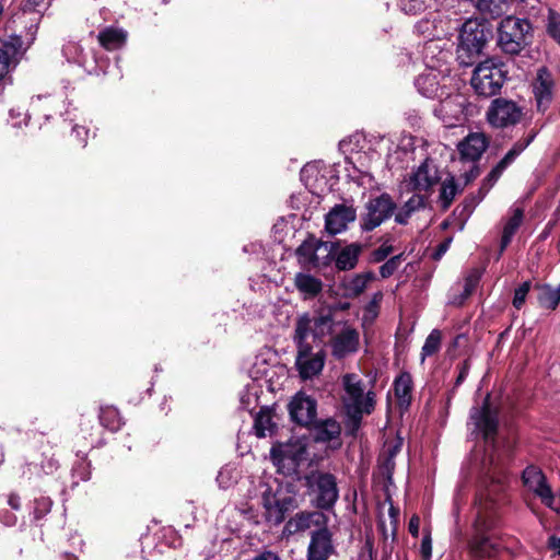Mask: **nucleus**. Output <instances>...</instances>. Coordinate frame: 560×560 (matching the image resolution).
<instances>
[{
  "label": "nucleus",
  "mask_w": 560,
  "mask_h": 560,
  "mask_svg": "<svg viewBox=\"0 0 560 560\" xmlns=\"http://www.w3.org/2000/svg\"><path fill=\"white\" fill-rule=\"evenodd\" d=\"M382 300V293H375L373 300L366 307V313H371L373 316H376V308L378 306L380 301Z\"/></svg>",
  "instance_id": "e2e57ef3"
},
{
  "label": "nucleus",
  "mask_w": 560,
  "mask_h": 560,
  "mask_svg": "<svg viewBox=\"0 0 560 560\" xmlns=\"http://www.w3.org/2000/svg\"><path fill=\"white\" fill-rule=\"evenodd\" d=\"M395 396L399 400L400 406H409L411 401L412 377L409 373L404 372L394 381Z\"/></svg>",
  "instance_id": "f704fd0d"
},
{
  "label": "nucleus",
  "mask_w": 560,
  "mask_h": 560,
  "mask_svg": "<svg viewBox=\"0 0 560 560\" xmlns=\"http://www.w3.org/2000/svg\"><path fill=\"white\" fill-rule=\"evenodd\" d=\"M432 553V541L429 535L424 536L421 541V555L424 559H429Z\"/></svg>",
  "instance_id": "052dcab7"
},
{
  "label": "nucleus",
  "mask_w": 560,
  "mask_h": 560,
  "mask_svg": "<svg viewBox=\"0 0 560 560\" xmlns=\"http://www.w3.org/2000/svg\"><path fill=\"white\" fill-rule=\"evenodd\" d=\"M335 246L332 243L315 240V259L313 268L328 266L332 260Z\"/></svg>",
  "instance_id": "4c0bfd02"
},
{
  "label": "nucleus",
  "mask_w": 560,
  "mask_h": 560,
  "mask_svg": "<svg viewBox=\"0 0 560 560\" xmlns=\"http://www.w3.org/2000/svg\"><path fill=\"white\" fill-rule=\"evenodd\" d=\"M341 387L343 412L353 429H358L362 418L371 415L375 408V393L372 389H366L364 380L357 373L342 375Z\"/></svg>",
  "instance_id": "f03ea898"
},
{
  "label": "nucleus",
  "mask_w": 560,
  "mask_h": 560,
  "mask_svg": "<svg viewBox=\"0 0 560 560\" xmlns=\"http://www.w3.org/2000/svg\"><path fill=\"white\" fill-rule=\"evenodd\" d=\"M260 504L262 516L271 525H280L284 522L288 513L296 510L300 505L295 485L291 482L260 485Z\"/></svg>",
  "instance_id": "7ed1b4c3"
},
{
  "label": "nucleus",
  "mask_w": 560,
  "mask_h": 560,
  "mask_svg": "<svg viewBox=\"0 0 560 560\" xmlns=\"http://www.w3.org/2000/svg\"><path fill=\"white\" fill-rule=\"evenodd\" d=\"M505 79L506 72L502 65L486 60L474 70L471 86L478 95L490 97L500 92Z\"/></svg>",
  "instance_id": "1a4fd4ad"
},
{
  "label": "nucleus",
  "mask_w": 560,
  "mask_h": 560,
  "mask_svg": "<svg viewBox=\"0 0 560 560\" xmlns=\"http://www.w3.org/2000/svg\"><path fill=\"white\" fill-rule=\"evenodd\" d=\"M300 262L314 267L315 259V240L303 242L296 249Z\"/></svg>",
  "instance_id": "79ce46f5"
},
{
  "label": "nucleus",
  "mask_w": 560,
  "mask_h": 560,
  "mask_svg": "<svg viewBox=\"0 0 560 560\" xmlns=\"http://www.w3.org/2000/svg\"><path fill=\"white\" fill-rule=\"evenodd\" d=\"M296 289L304 294L305 298L316 296L323 288V283L316 277L300 272L294 278Z\"/></svg>",
  "instance_id": "72a5a7b5"
},
{
  "label": "nucleus",
  "mask_w": 560,
  "mask_h": 560,
  "mask_svg": "<svg viewBox=\"0 0 560 560\" xmlns=\"http://www.w3.org/2000/svg\"><path fill=\"white\" fill-rule=\"evenodd\" d=\"M314 439L317 442H329L338 439L341 432L340 424L329 418L320 422H314Z\"/></svg>",
  "instance_id": "7c9ffc66"
},
{
  "label": "nucleus",
  "mask_w": 560,
  "mask_h": 560,
  "mask_svg": "<svg viewBox=\"0 0 560 560\" xmlns=\"http://www.w3.org/2000/svg\"><path fill=\"white\" fill-rule=\"evenodd\" d=\"M237 477V470L234 467L226 465L220 469L217 476V482L220 488L229 489L236 482Z\"/></svg>",
  "instance_id": "a18cd8bd"
},
{
  "label": "nucleus",
  "mask_w": 560,
  "mask_h": 560,
  "mask_svg": "<svg viewBox=\"0 0 560 560\" xmlns=\"http://www.w3.org/2000/svg\"><path fill=\"white\" fill-rule=\"evenodd\" d=\"M343 322L337 318L335 307L322 306L314 312L313 316L303 314L298 318L294 340L307 341L308 336L312 335L315 340L323 341L326 337H331Z\"/></svg>",
  "instance_id": "39448f33"
},
{
  "label": "nucleus",
  "mask_w": 560,
  "mask_h": 560,
  "mask_svg": "<svg viewBox=\"0 0 560 560\" xmlns=\"http://www.w3.org/2000/svg\"><path fill=\"white\" fill-rule=\"evenodd\" d=\"M101 423L110 431H117L122 424V420L118 409L108 406L101 409L100 412Z\"/></svg>",
  "instance_id": "58836bf2"
},
{
  "label": "nucleus",
  "mask_w": 560,
  "mask_h": 560,
  "mask_svg": "<svg viewBox=\"0 0 560 560\" xmlns=\"http://www.w3.org/2000/svg\"><path fill=\"white\" fill-rule=\"evenodd\" d=\"M1 522H2L5 526H14V525H16L18 517H16L14 514H12V513L5 512V513H3V515L1 516Z\"/></svg>",
  "instance_id": "338daca9"
},
{
  "label": "nucleus",
  "mask_w": 560,
  "mask_h": 560,
  "mask_svg": "<svg viewBox=\"0 0 560 560\" xmlns=\"http://www.w3.org/2000/svg\"><path fill=\"white\" fill-rule=\"evenodd\" d=\"M402 255H396L389 258L385 264L380 267L382 278L390 277L399 267Z\"/></svg>",
  "instance_id": "3c124183"
},
{
  "label": "nucleus",
  "mask_w": 560,
  "mask_h": 560,
  "mask_svg": "<svg viewBox=\"0 0 560 560\" xmlns=\"http://www.w3.org/2000/svg\"><path fill=\"white\" fill-rule=\"evenodd\" d=\"M57 104V101L54 97L50 96H36L32 98L31 102V108L33 114L35 115H43V117L47 120L50 117V114L46 113V110H50L55 105Z\"/></svg>",
  "instance_id": "ea45409f"
},
{
  "label": "nucleus",
  "mask_w": 560,
  "mask_h": 560,
  "mask_svg": "<svg viewBox=\"0 0 560 560\" xmlns=\"http://www.w3.org/2000/svg\"><path fill=\"white\" fill-rule=\"evenodd\" d=\"M300 176L305 187L313 194H318L322 190V184H325L320 162L305 164L301 170Z\"/></svg>",
  "instance_id": "bb28decb"
},
{
  "label": "nucleus",
  "mask_w": 560,
  "mask_h": 560,
  "mask_svg": "<svg viewBox=\"0 0 560 560\" xmlns=\"http://www.w3.org/2000/svg\"><path fill=\"white\" fill-rule=\"evenodd\" d=\"M61 51L68 62L78 65L86 73H96L97 59L92 50L85 51L77 42L69 40Z\"/></svg>",
  "instance_id": "aec40b11"
},
{
  "label": "nucleus",
  "mask_w": 560,
  "mask_h": 560,
  "mask_svg": "<svg viewBox=\"0 0 560 560\" xmlns=\"http://www.w3.org/2000/svg\"><path fill=\"white\" fill-rule=\"evenodd\" d=\"M269 422V418L264 419L262 417H259L255 420V429L258 436L262 438L266 435V423L268 424Z\"/></svg>",
  "instance_id": "680f3d73"
},
{
  "label": "nucleus",
  "mask_w": 560,
  "mask_h": 560,
  "mask_svg": "<svg viewBox=\"0 0 560 560\" xmlns=\"http://www.w3.org/2000/svg\"><path fill=\"white\" fill-rule=\"evenodd\" d=\"M303 454V447H299V450L293 451L289 445L280 446L278 448L272 447L271 450V456L275 464L279 467L288 468L289 470H294L298 467Z\"/></svg>",
  "instance_id": "a878e982"
},
{
  "label": "nucleus",
  "mask_w": 560,
  "mask_h": 560,
  "mask_svg": "<svg viewBox=\"0 0 560 560\" xmlns=\"http://www.w3.org/2000/svg\"><path fill=\"white\" fill-rule=\"evenodd\" d=\"M335 553L332 535L325 526L314 530L307 548V560H328Z\"/></svg>",
  "instance_id": "6ab92c4d"
},
{
  "label": "nucleus",
  "mask_w": 560,
  "mask_h": 560,
  "mask_svg": "<svg viewBox=\"0 0 560 560\" xmlns=\"http://www.w3.org/2000/svg\"><path fill=\"white\" fill-rule=\"evenodd\" d=\"M73 478H78L81 481H88L91 478V465L84 459H81L72 469Z\"/></svg>",
  "instance_id": "603ef678"
},
{
  "label": "nucleus",
  "mask_w": 560,
  "mask_h": 560,
  "mask_svg": "<svg viewBox=\"0 0 560 560\" xmlns=\"http://www.w3.org/2000/svg\"><path fill=\"white\" fill-rule=\"evenodd\" d=\"M89 130L85 127L75 125L72 128V136L77 139L78 144L84 147L86 144V137Z\"/></svg>",
  "instance_id": "4d7b16f0"
},
{
  "label": "nucleus",
  "mask_w": 560,
  "mask_h": 560,
  "mask_svg": "<svg viewBox=\"0 0 560 560\" xmlns=\"http://www.w3.org/2000/svg\"><path fill=\"white\" fill-rule=\"evenodd\" d=\"M298 347V355L295 364L299 369L300 375L304 380L313 378L318 375L323 368L325 358L322 352L312 354V346L303 340H294Z\"/></svg>",
  "instance_id": "4468645a"
},
{
  "label": "nucleus",
  "mask_w": 560,
  "mask_h": 560,
  "mask_svg": "<svg viewBox=\"0 0 560 560\" xmlns=\"http://www.w3.org/2000/svg\"><path fill=\"white\" fill-rule=\"evenodd\" d=\"M100 44L107 50H115L120 48L127 38V33L117 27H106L98 33Z\"/></svg>",
  "instance_id": "c756f323"
},
{
  "label": "nucleus",
  "mask_w": 560,
  "mask_h": 560,
  "mask_svg": "<svg viewBox=\"0 0 560 560\" xmlns=\"http://www.w3.org/2000/svg\"><path fill=\"white\" fill-rule=\"evenodd\" d=\"M441 347V331L438 329H433L430 335L427 337L424 345L422 347L421 357L422 361L427 357H431L440 350Z\"/></svg>",
  "instance_id": "37998d69"
},
{
  "label": "nucleus",
  "mask_w": 560,
  "mask_h": 560,
  "mask_svg": "<svg viewBox=\"0 0 560 560\" xmlns=\"http://www.w3.org/2000/svg\"><path fill=\"white\" fill-rule=\"evenodd\" d=\"M469 370H470L469 361L465 360L459 366L458 375L455 381V387L459 386L466 380V377L469 373Z\"/></svg>",
  "instance_id": "bf43d9fd"
},
{
  "label": "nucleus",
  "mask_w": 560,
  "mask_h": 560,
  "mask_svg": "<svg viewBox=\"0 0 560 560\" xmlns=\"http://www.w3.org/2000/svg\"><path fill=\"white\" fill-rule=\"evenodd\" d=\"M523 210L520 208H516L513 210L512 215L508 219L503 226L502 236H501V243H500V254L501 255L505 248L511 243L515 232L518 230V228L522 224L523 221Z\"/></svg>",
  "instance_id": "2f4dec72"
},
{
  "label": "nucleus",
  "mask_w": 560,
  "mask_h": 560,
  "mask_svg": "<svg viewBox=\"0 0 560 560\" xmlns=\"http://www.w3.org/2000/svg\"><path fill=\"white\" fill-rule=\"evenodd\" d=\"M396 209V203L388 194L371 198L365 205V214L361 218L363 231H373L388 220Z\"/></svg>",
  "instance_id": "9d476101"
},
{
  "label": "nucleus",
  "mask_w": 560,
  "mask_h": 560,
  "mask_svg": "<svg viewBox=\"0 0 560 560\" xmlns=\"http://www.w3.org/2000/svg\"><path fill=\"white\" fill-rule=\"evenodd\" d=\"M415 28L427 40H436L452 35L457 24L442 13L434 12L418 21Z\"/></svg>",
  "instance_id": "f8f14e48"
},
{
  "label": "nucleus",
  "mask_w": 560,
  "mask_h": 560,
  "mask_svg": "<svg viewBox=\"0 0 560 560\" xmlns=\"http://www.w3.org/2000/svg\"><path fill=\"white\" fill-rule=\"evenodd\" d=\"M439 180L438 168L433 161L425 160L410 176V185L415 190H429Z\"/></svg>",
  "instance_id": "b1692460"
},
{
  "label": "nucleus",
  "mask_w": 560,
  "mask_h": 560,
  "mask_svg": "<svg viewBox=\"0 0 560 560\" xmlns=\"http://www.w3.org/2000/svg\"><path fill=\"white\" fill-rule=\"evenodd\" d=\"M535 290L540 306L556 310L560 303V284L557 288H552L550 284H536Z\"/></svg>",
  "instance_id": "473e14b6"
},
{
  "label": "nucleus",
  "mask_w": 560,
  "mask_h": 560,
  "mask_svg": "<svg viewBox=\"0 0 560 560\" xmlns=\"http://www.w3.org/2000/svg\"><path fill=\"white\" fill-rule=\"evenodd\" d=\"M459 189L453 177L445 179L441 186L440 199L444 208H448Z\"/></svg>",
  "instance_id": "a19ab883"
},
{
  "label": "nucleus",
  "mask_w": 560,
  "mask_h": 560,
  "mask_svg": "<svg viewBox=\"0 0 560 560\" xmlns=\"http://www.w3.org/2000/svg\"><path fill=\"white\" fill-rule=\"evenodd\" d=\"M15 62H13L2 50H0V81H2L5 75L10 72L12 68L15 67Z\"/></svg>",
  "instance_id": "5fc2aeb1"
},
{
  "label": "nucleus",
  "mask_w": 560,
  "mask_h": 560,
  "mask_svg": "<svg viewBox=\"0 0 560 560\" xmlns=\"http://www.w3.org/2000/svg\"><path fill=\"white\" fill-rule=\"evenodd\" d=\"M392 252L393 246L384 243L372 253V259L376 262L383 261Z\"/></svg>",
  "instance_id": "6e6d98bb"
},
{
  "label": "nucleus",
  "mask_w": 560,
  "mask_h": 560,
  "mask_svg": "<svg viewBox=\"0 0 560 560\" xmlns=\"http://www.w3.org/2000/svg\"><path fill=\"white\" fill-rule=\"evenodd\" d=\"M52 502L49 498H40L35 501L34 515L35 518H42L51 509Z\"/></svg>",
  "instance_id": "864d4df0"
},
{
  "label": "nucleus",
  "mask_w": 560,
  "mask_h": 560,
  "mask_svg": "<svg viewBox=\"0 0 560 560\" xmlns=\"http://www.w3.org/2000/svg\"><path fill=\"white\" fill-rule=\"evenodd\" d=\"M359 332L345 320L340 331H336L330 338L331 353L337 359L346 358L354 353L359 348Z\"/></svg>",
  "instance_id": "2eb2a0df"
},
{
  "label": "nucleus",
  "mask_w": 560,
  "mask_h": 560,
  "mask_svg": "<svg viewBox=\"0 0 560 560\" xmlns=\"http://www.w3.org/2000/svg\"><path fill=\"white\" fill-rule=\"evenodd\" d=\"M0 50L16 63V56L23 51V40L20 36H11L0 46Z\"/></svg>",
  "instance_id": "c03bdc74"
},
{
  "label": "nucleus",
  "mask_w": 560,
  "mask_h": 560,
  "mask_svg": "<svg viewBox=\"0 0 560 560\" xmlns=\"http://www.w3.org/2000/svg\"><path fill=\"white\" fill-rule=\"evenodd\" d=\"M8 504L11 509L19 511L21 509V500L18 493H10L8 497Z\"/></svg>",
  "instance_id": "0e129e2a"
},
{
  "label": "nucleus",
  "mask_w": 560,
  "mask_h": 560,
  "mask_svg": "<svg viewBox=\"0 0 560 560\" xmlns=\"http://www.w3.org/2000/svg\"><path fill=\"white\" fill-rule=\"evenodd\" d=\"M419 524L420 520L418 516H412L409 521L408 529L409 533L415 537H417L419 534Z\"/></svg>",
  "instance_id": "69168bd1"
},
{
  "label": "nucleus",
  "mask_w": 560,
  "mask_h": 560,
  "mask_svg": "<svg viewBox=\"0 0 560 560\" xmlns=\"http://www.w3.org/2000/svg\"><path fill=\"white\" fill-rule=\"evenodd\" d=\"M533 93L537 109L545 112L551 104L553 95V78L546 68H540L537 71V77L533 83Z\"/></svg>",
  "instance_id": "412c9836"
},
{
  "label": "nucleus",
  "mask_w": 560,
  "mask_h": 560,
  "mask_svg": "<svg viewBox=\"0 0 560 560\" xmlns=\"http://www.w3.org/2000/svg\"><path fill=\"white\" fill-rule=\"evenodd\" d=\"M291 420L302 427H310L315 422L317 402L304 393H298L289 404Z\"/></svg>",
  "instance_id": "dca6fc26"
},
{
  "label": "nucleus",
  "mask_w": 560,
  "mask_h": 560,
  "mask_svg": "<svg viewBox=\"0 0 560 560\" xmlns=\"http://www.w3.org/2000/svg\"><path fill=\"white\" fill-rule=\"evenodd\" d=\"M380 468L382 470V474L385 475L388 480H390L392 474H393L394 468H395L394 458H390V457H387V456L384 455V459L381 463Z\"/></svg>",
  "instance_id": "13d9d810"
},
{
  "label": "nucleus",
  "mask_w": 560,
  "mask_h": 560,
  "mask_svg": "<svg viewBox=\"0 0 560 560\" xmlns=\"http://www.w3.org/2000/svg\"><path fill=\"white\" fill-rule=\"evenodd\" d=\"M372 273H359L351 277H346L341 281L343 295L346 298H357L364 292L370 280H372Z\"/></svg>",
  "instance_id": "cd10ccee"
},
{
  "label": "nucleus",
  "mask_w": 560,
  "mask_h": 560,
  "mask_svg": "<svg viewBox=\"0 0 560 560\" xmlns=\"http://www.w3.org/2000/svg\"><path fill=\"white\" fill-rule=\"evenodd\" d=\"M522 115V108L515 102L499 97L488 108L487 119L491 126L504 128L516 125Z\"/></svg>",
  "instance_id": "ddd939ff"
},
{
  "label": "nucleus",
  "mask_w": 560,
  "mask_h": 560,
  "mask_svg": "<svg viewBox=\"0 0 560 560\" xmlns=\"http://www.w3.org/2000/svg\"><path fill=\"white\" fill-rule=\"evenodd\" d=\"M523 481L524 485L532 490L533 492L538 495L541 501L549 508L553 510H559V508H556L555 503V497L552 494V491L550 487L546 482V477L542 474V471L535 467V466H528L523 471Z\"/></svg>",
  "instance_id": "a211bd4d"
},
{
  "label": "nucleus",
  "mask_w": 560,
  "mask_h": 560,
  "mask_svg": "<svg viewBox=\"0 0 560 560\" xmlns=\"http://www.w3.org/2000/svg\"><path fill=\"white\" fill-rule=\"evenodd\" d=\"M491 32L478 19H469L463 23L457 45V60L462 66H471L481 55Z\"/></svg>",
  "instance_id": "423d86ee"
},
{
  "label": "nucleus",
  "mask_w": 560,
  "mask_h": 560,
  "mask_svg": "<svg viewBox=\"0 0 560 560\" xmlns=\"http://www.w3.org/2000/svg\"><path fill=\"white\" fill-rule=\"evenodd\" d=\"M361 246L358 244H350L342 248L336 257V267L339 270L353 269L359 259Z\"/></svg>",
  "instance_id": "c9c22d12"
},
{
  "label": "nucleus",
  "mask_w": 560,
  "mask_h": 560,
  "mask_svg": "<svg viewBox=\"0 0 560 560\" xmlns=\"http://www.w3.org/2000/svg\"><path fill=\"white\" fill-rule=\"evenodd\" d=\"M487 397L481 407L470 410L472 434L481 435L487 445L486 454L480 463L481 479L476 495V528L479 532L472 545L476 560L491 559L497 556L499 547L482 533L492 528L497 523L500 508L505 502L506 474L505 462L512 453L513 443L508 441L499 447L494 440L498 429V415L489 405Z\"/></svg>",
  "instance_id": "f257e3e1"
},
{
  "label": "nucleus",
  "mask_w": 560,
  "mask_h": 560,
  "mask_svg": "<svg viewBox=\"0 0 560 560\" xmlns=\"http://www.w3.org/2000/svg\"><path fill=\"white\" fill-rule=\"evenodd\" d=\"M446 71L447 68H444V70L427 69L415 81V85L421 95L440 101L439 105L434 108V114L443 120L446 119V116H454L459 112V109L453 110L458 95L452 97L450 90L446 88Z\"/></svg>",
  "instance_id": "20e7f679"
},
{
  "label": "nucleus",
  "mask_w": 560,
  "mask_h": 560,
  "mask_svg": "<svg viewBox=\"0 0 560 560\" xmlns=\"http://www.w3.org/2000/svg\"><path fill=\"white\" fill-rule=\"evenodd\" d=\"M474 7L485 19H497L501 16L506 9L504 0H471Z\"/></svg>",
  "instance_id": "e433bc0d"
},
{
  "label": "nucleus",
  "mask_w": 560,
  "mask_h": 560,
  "mask_svg": "<svg viewBox=\"0 0 560 560\" xmlns=\"http://www.w3.org/2000/svg\"><path fill=\"white\" fill-rule=\"evenodd\" d=\"M481 278V272L478 269L471 270L465 279L463 300L467 299L477 288Z\"/></svg>",
  "instance_id": "de8ad7c7"
},
{
  "label": "nucleus",
  "mask_w": 560,
  "mask_h": 560,
  "mask_svg": "<svg viewBox=\"0 0 560 560\" xmlns=\"http://www.w3.org/2000/svg\"><path fill=\"white\" fill-rule=\"evenodd\" d=\"M304 485L313 503L320 510H330L339 498L336 477L326 471L312 470L304 476Z\"/></svg>",
  "instance_id": "0eeeda50"
},
{
  "label": "nucleus",
  "mask_w": 560,
  "mask_h": 560,
  "mask_svg": "<svg viewBox=\"0 0 560 560\" xmlns=\"http://www.w3.org/2000/svg\"><path fill=\"white\" fill-rule=\"evenodd\" d=\"M530 23L526 19L512 15L504 18L498 27V45L509 55L520 54L528 44Z\"/></svg>",
  "instance_id": "6e6552de"
},
{
  "label": "nucleus",
  "mask_w": 560,
  "mask_h": 560,
  "mask_svg": "<svg viewBox=\"0 0 560 560\" xmlns=\"http://www.w3.org/2000/svg\"><path fill=\"white\" fill-rule=\"evenodd\" d=\"M252 560H280V558L272 551H264L254 557Z\"/></svg>",
  "instance_id": "774afa93"
},
{
  "label": "nucleus",
  "mask_w": 560,
  "mask_h": 560,
  "mask_svg": "<svg viewBox=\"0 0 560 560\" xmlns=\"http://www.w3.org/2000/svg\"><path fill=\"white\" fill-rule=\"evenodd\" d=\"M326 524L327 517L323 512L301 511L285 522L283 527V535L291 536L300 532H305L312 526L322 528L325 527Z\"/></svg>",
  "instance_id": "f3484780"
},
{
  "label": "nucleus",
  "mask_w": 560,
  "mask_h": 560,
  "mask_svg": "<svg viewBox=\"0 0 560 560\" xmlns=\"http://www.w3.org/2000/svg\"><path fill=\"white\" fill-rule=\"evenodd\" d=\"M488 147L487 138L483 133H469L459 144L458 150L464 160L477 161Z\"/></svg>",
  "instance_id": "393cba45"
},
{
  "label": "nucleus",
  "mask_w": 560,
  "mask_h": 560,
  "mask_svg": "<svg viewBox=\"0 0 560 560\" xmlns=\"http://www.w3.org/2000/svg\"><path fill=\"white\" fill-rule=\"evenodd\" d=\"M536 132H532L525 139L516 141L508 153L498 162L483 179L479 189V201L485 198L488 191L494 186L502 173L515 161V159L533 142Z\"/></svg>",
  "instance_id": "9b49d317"
},
{
  "label": "nucleus",
  "mask_w": 560,
  "mask_h": 560,
  "mask_svg": "<svg viewBox=\"0 0 560 560\" xmlns=\"http://www.w3.org/2000/svg\"><path fill=\"white\" fill-rule=\"evenodd\" d=\"M530 288L532 282L525 281L518 288L515 289L512 304L516 310H521L522 306L524 305Z\"/></svg>",
  "instance_id": "09e8293b"
},
{
  "label": "nucleus",
  "mask_w": 560,
  "mask_h": 560,
  "mask_svg": "<svg viewBox=\"0 0 560 560\" xmlns=\"http://www.w3.org/2000/svg\"><path fill=\"white\" fill-rule=\"evenodd\" d=\"M547 32L553 39L560 42V14L549 11Z\"/></svg>",
  "instance_id": "8fccbe9b"
},
{
  "label": "nucleus",
  "mask_w": 560,
  "mask_h": 560,
  "mask_svg": "<svg viewBox=\"0 0 560 560\" xmlns=\"http://www.w3.org/2000/svg\"><path fill=\"white\" fill-rule=\"evenodd\" d=\"M400 9L407 14H418L425 10L427 0H399Z\"/></svg>",
  "instance_id": "49530a36"
},
{
  "label": "nucleus",
  "mask_w": 560,
  "mask_h": 560,
  "mask_svg": "<svg viewBox=\"0 0 560 560\" xmlns=\"http://www.w3.org/2000/svg\"><path fill=\"white\" fill-rule=\"evenodd\" d=\"M355 220V210L352 207L337 205L326 215V231L336 235L343 232L350 222Z\"/></svg>",
  "instance_id": "4be33fe9"
},
{
  "label": "nucleus",
  "mask_w": 560,
  "mask_h": 560,
  "mask_svg": "<svg viewBox=\"0 0 560 560\" xmlns=\"http://www.w3.org/2000/svg\"><path fill=\"white\" fill-rule=\"evenodd\" d=\"M423 208H425V197L419 194H413L396 212V223L401 225L407 224L410 217Z\"/></svg>",
  "instance_id": "c85d7f7f"
},
{
  "label": "nucleus",
  "mask_w": 560,
  "mask_h": 560,
  "mask_svg": "<svg viewBox=\"0 0 560 560\" xmlns=\"http://www.w3.org/2000/svg\"><path fill=\"white\" fill-rule=\"evenodd\" d=\"M444 39L425 40L422 46V60L427 69L444 70L442 67L445 65L448 57V51L445 50Z\"/></svg>",
  "instance_id": "5701e85b"
}]
</instances>
